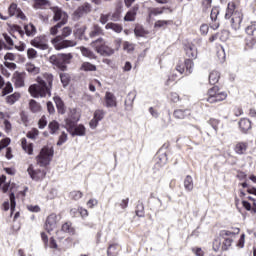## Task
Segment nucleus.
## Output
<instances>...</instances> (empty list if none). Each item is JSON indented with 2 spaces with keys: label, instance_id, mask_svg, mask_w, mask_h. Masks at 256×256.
I'll use <instances>...</instances> for the list:
<instances>
[{
  "label": "nucleus",
  "instance_id": "603ef678",
  "mask_svg": "<svg viewBox=\"0 0 256 256\" xmlns=\"http://www.w3.org/2000/svg\"><path fill=\"white\" fill-rule=\"evenodd\" d=\"M9 93H13V84L11 82L6 83L3 89V95H9Z\"/></svg>",
  "mask_w": 256,
  "mask_h": 256
},
{
  "label": "nucleus",
  "instance_id": "49530a36",
  "mask_svg": "<svg viewBox=\"0 0 256 256\" xmlns=\"http://www.w3.org/2000/svg\"><path fill=\"white\" fill-rule=\"evenodd\" d=\"M70 199H73L74 201H79L81 197H83V192L81 191H72L70 192Z\"/></svg>",
  "mask_w": 256,
  "mask_h": 256
},
{
  "label": "nucleus",
  "instance_id": "f3484780",
  "mask_svg": "<svg viewBox=\"0 0 256 256\" xmlns=\"http://www.w3.org/2000/svg\"><path fill=\"white\" fill-rule=\"evenodd\" d=\"M87 13H91V5L89 3L83 4L75 11L77 17H83V15H87Z\"/></svg>",
  "mask_w": 256,
  "mask_h": 256
},
{
  "label": "nucleus",
  "instance_id": "58836bf2",
  "mask_svg": "<svg viewBox=\"0 0 256 256\" xmlns=\"http://www.w3.org/2000/svg\"><path fill=\"white\" fill-rule=\"evenodd\" d=\"M26 71H28V73H32V75H37V73H39L40 69L39 67H36L35 64H27L26 65Z\"/></svg>",
  "mask_w": 256,
  "mask_h": 256
},
{
  "label": "nucleus",
  "instance_id": "f704fd0d",
  "mask_svg": "<svg viewBox=\"0 0 256 256\" xmlns=\"http://www.w3.org/2000/svg\"><path fill=\"white\" fill-rule=\"evenodd\" d=\"M184 187L186 191H191L193 189V177L191 176H186L184 179Z\"/></svg>",
  "mask_w": 256,
  "mask_h": 256
},
{
  "label": "nucleus",
  "instance_id": "cd10ccee",
  "mask_svg": "<svg viewBox=\"0 0 256 256\" xmlns=\"http://www.w3.org/2000/svg\"><path fill=\"white\" fill-rule=\"evenodd\" d=\"M54 101L56 103V107L58 109V113L61 115L65 114V104L63 103V100L59 97H54Z\"/></svg>",
  "mask_w": 256,
  "mask_h": 256
},
{
  "label": "nucleus",
  "instance_id": "de8ad7c7",
  "mask_svg": "<svg viewBox=\"0 0 256 256\" xmlns=\"http://www.w3.org/2000/svg\"><path fill=\"white\" fill-rule=\"evenodd\" d=\"M163 11H165V8H153L149 12V18H151L152 15L157 17V15H163Z\"/></svg>",
  "mask_w": 256,
  "mask_h": 256
},
{
  "label": "nucleus",
  "instance_id": "bf43d9fd",
  "mask_svg": "<svg viewBox=\"0 0 256 256\" xmlns=\"http://www.w3.org/2000/svg\"><path fill=\"white\" fill-rule=\"evenodd\" d=\"M39 129H45L47 127V118L45 116H42L38 122Z\"/></svg>",
  "mask_w": 256,
  "mask_h": 256
},
{
  "label": "nucleus",
  "instance_id": "a18cd8bd",
  "mask_svg": "<svg viewBox=\"0 0 256 256\" xmlns=\"http://www.w3.org/2000/svg\"><path fill=\"white\" fill-rule=\"evenodd\" d=\"M117 244H111L109 247H108V250H107V255L108 256H117Z\"/></svg>",
  "mask_w": 256,
  "mask_h": 256
},
{
  "label": "nucleus",
  "instance_id": "7c9ffc66",
  "mask_svg": "<svg viewBox=\"0 0 256 256\" xmlns=\"http://www.w3.org/2000/svg\"><path fill=\"white\" fill-rule=\"evenodd\" d=\"M98 53H100V55H106L107 57H110V55H113V53H115V50L104 44V46L100 48Z\"/></svg>",
  "mask_w": 256,
  "mask_h": 256
},
{
  "label": "nucleus",
  "instance_id": "b1692460",
  "mask_svg": "<svg viewBox=\"0 0 256 256\" xmlns=\"http://www.w3.org/2000/svg\"><path fill=\"white\" fill-rule=\"evenodd\" d=\"M91 46L95 48L97 53H99L100 49L105 46V40L103 38H98L91 42Z\"/></svg>",
  "mask_w": 256,
  "mask_h": 256
},
{
  "label": "nucleus",
  "instance_id": "5701e85b",
  "mask_svg": "<svg viewBox=\"0 0 256 256\" xmlns=\"http://www.w3.org/2000/svg\"><path fill=\"white\" fill-rule=\"evenodd\" d=\"M70 133L73 137H75V135H77L78 137H83L85 136V126H74L73 130Z\"/></svg>",
  "mask_w": 256,
  "mask_h": 256
},
{
  "label": "nucleus",
  "instance_id": "4c0bfd02",
  "mask_svg": "<svg viewBox=\"0 0 256 256\" xmlns=\"http://www.w3.org/2000/svg\"><path fill=\"white\" fill-rule=\"evenodd\" d=\"M85 31H87V26H82L80 28H77L74 32L79 39H87L85 38Z\"/></svg>",
  "mask_w": 256,
  "mask_h": 256
},
{
  "label": "nucleus",
  "instance_id": "3c124183",
  "mask_svg": "<svg viewBox=\"0 0 256 256\" xmlns=\"http://www.w3.org/2000/svg\"><path fill=\"white\" fill-rule=\"evenodd\" d=\"M104 117H105V111H103V110H96L94 112V119H97L98 121H103Z\"/></svg>",
  "mask_w": 256,
  "mask_h": 256
},
{
  "label": "nucleus",
  "instance_id": "6e6552de",
  "mask_svg": "<svg viewBox=\"0 0 256 256\" xmlns=\"http://www.w3.org/2000/svg\"><path fill=\"white\" fill-rule=\"evenodd\" d=\"M28 175H30L33 181H43L45 179L47 172L41 169H35L33 165H30L27 169Z\"/></svg>",
  "mask_w": 256,
  "mask_h": 256
},
{
  "label": "nucleus",
  "instance_id": "f257e3e1",
  "mask_svg": "<svg viewBox=\"0 0 256 256\" xmlns=\"http://www.w3.org/2000/svg\"><path fill=\"white\" fill-rule=\"evenodd\" d=\"M38 84H33L29 87L28 91L31 97L35 99L51 97V91H53V81L55 76L49 72L43 73L36 78Z\"/></svg>",
  "mask_w": 256,
  "mask_h": 256
},
{
  "label": "nucleus",
  "instance_id": "13d9d810",
  "mask_svg": "<svg viewBox=\"0 0 256 256\" xmlns=\"http://www.w3.org/2000/svg\"><path fill=\"white\" fill-rule=\"evenodd\" d=\"M11 144V139L9 138H4L0 141V151L2 149H5V147H9V145Z\"/></svg>",
  "mask_w": 256,
  "mask_h": 256
},
{
  "label": "nucleus",
  "instance_id": "052dcab7",
  "mask_svg": "<svg viewBox=\"0 0 256 256\" xmlns=\"http://www.w3.org/2000/svg\"><path fill=\"white\" fill-rule=\"evenodd\" d=\"M62 231H63L64 233H73V228L71 227V224H69V223H64V224L62 225Z\"/></svg>",
  "mask_w": 256,
  "mask_h": 256
},
{
  "label": "nucleus",
  "instance_id": "680f3d73",
  "mask_svg": "<svg viewBox=\"0 0 256 256\" xmlns=\"http://www.w3.org/2000/svg\"><path fill=\"white\" fill-rule=\"evenodd\" d=\"M123 49L124 51H128V53H130V51H133L135 49V46H133V44L129 42H124Z\"/></svg>",
  "mask_w": 256,
  "mask_h": 256
},
{
  "label": "nucleus",
  "instance_id": "a878e982",
  "mask_svg": "<svg viewBox=\"0 0 256 256\" xmlns=\"http://www.w3.org/2000/svg\"><path fill=\"white\" fill-rule=\"evenodd\" d=\"M105 29H107V30L111 29L115 33H121V31H123V27L121 25L113 23V22L107 23L105 26Z\"/></svg>",
  "mask_w": 256,
  "mask_h": 256
},
{
  "label": "nucleus",
  "instance_id": "a19ab883",
  "mask_svg": "<svg viewBox=\"0 0 256 256\" xmlns=\"http://www.w3.org/2000/svg\"><path fill=\"white\" fill-rule=\"evenodd\" d=\"M63 25H65V24H61L58 22L56 25L52 26L50 28V35L55 37V35H57V33H59V29H61V27H63Z\"/></svg>",
  "mask_w": 256,
  "mask_h": 256
},
{
  "label": "nucleus",
  "instance_id": "4be33fe9",
  "mask_svg": "<svg viewBox=\"0 0 256 256\" xmlns=\"http://www.w3.org/2000/svg\"><path fill=\"white\" fill-rule=\"evenodd\" d=\"M189 115H191V112L187 109H177L174 111L175 119H185L186 117H189Z\"/></svg>",
  "mask_w": 256,
  "mask_h": 256
},
{
  "label": "nucleus",
  "instance_id": "0e129e2a",
  "mask_svg": "<svg viewBox=\"0 0 256 256\" xmlns=\"http://www.w3.org/2000/svg\"><path fill=\"white\" fill-rule=\"evenodd\" d=\"M200 33H201V35H207L209 33V25L202 24L200 26Z\"/></svg>",
  "mask_w": 256,
  "mask_h": 256
},
{
  "label": "nucleus",
  "instance_id": "bb28decb",
  "mask_svg": "<svg viewBox=\"0 0 256 256\" xmlns=\"http://www.w3.org/2000/svg\"><path fill=\"white\" fill-rule=\"evenodd\" d=\"M193 60L191 59H187L184 62V69H185V75H191V73H193Z\"/></svg>",
  "mask_w": 256,
  "mask_h": 256
},
{
  "label": "nucleus",
  "instance_id": "338daca9",
  "mask_svg": "<svg viewBox=\"0 0 256 256\" xmlns=\"http://www.w3.org/2000/svg\"><path fill=\"white\" fill-rule=\"evenodd\" d=\"M47 110L50 115L55 113V106H53V102H47Z\"/></svg>",
  "mask_w": 256,
  "mask_h": 256
},
{
  "label": "nucleus",
  "instance_id": "c756f323",
  "mask_svg": "<svg viewBox=\"0 0 256 256\" xmlns=\"http://www.w3.org/2000/svg\"><path fill=\"white\" fill-rule=\"evenodd\" d=\"M25 33L28 37H33L37 33V28L33 24H28L24 26Z\"/></svg>",
  "mask_w": 256,
  "mask_h": 256
},
{
  "label": "nucleus",
  "instance_id": "69168bd1",
  "mask_svg": "<svg viewBox=\"0 0 256 256\" xmlns=\"http://www.w3.org/2000/svg\"><path fill=\"white\" fill-rule=\"evenodd\" d=\"M119 207H121V209H127V207H129V198L121 200Z\"/></svg>",
  "mask_w": 256,
  "mask_h": 256
},
{
  "label": "nucleus",
  "instance_id": "ddd939ff",
  "mask_svg": "<svg viewBox=\"0 0 256 256\" xmlns=\"http://www.w3.org/2000/svg\"><path fill=\"white\" fill-rule=\"evenodd\" d=\"M4 211H9L11 209V215H13V211H15V207H17V202H15V193L10 194V204L9 201H6L2 204Z\"/></svg>",
  "mask_w": 256,
  "mask_h": 256
},
{
  "label": "nucleus",
  "instance_id": "2eb2a0df",
  "mask_svg": "<svg viewBox=\"0 0 256 256\" xmlns=\"http://www.w3.org/2000/svg\"><path fill=\"white\" fill-rule=\"evenodd\" d=\"M249 144L247 142H237L234 151L237 155H245L247 153V149Z\"/></svg>",
  "mask_w": 256,
  "mask_h": 256
},
{
  "label": "nucleus",
  "instance_id": "f03ea898",
  "mask_svg": "<svg viewBox=\"0 0 256 256\" xmlns=\"http://www.w3.org/2000/svg\"><path fill=\"white\" fill-rule=\"evenodd\" d=\"M71 33H73L71 27L66 26L62 29L61 35L51 39V43L56 51H61V49H68V47L77 46V41L67 40V37H69Z\"/></svg>",
  "mask_w": 256,
  "mask_h": 256
},
{
  "label": "nucleus",
  "instance_id": "79ce46f5",
  "mask_svg": "<svg viewBox=\"0 0 256 256\" xmlns=\"http://www.w3.org/2000/svg\"><path fill=\"white\" fill-rule=\"evenodd\" d=\"M60 81H61L63 87H67V85H69V81H70L69 74L61 73L60 74Z\"/></svg>",
  "mask_w": 256,
  "mask_h": 256
},
{
  "label": "nucleus",
  "instance_id": "2f4dec72",
  "mask_svg": "<svg viewBox=\"0 0 256 256\" xmlns=\"http://www.w3.org/2000/svg\"><path fill=\"white\" fill-rule=\"evenodd\" d=\"M29 107H30V110L32 111V113H39V111H41V105L33 99L30 100Z\"/></svg>",
  "mask_w": 256,
  "mask_h": 256
},
{
  "label": "nucleus",
  "instance_id": "6ab92c4d",
  "mask_svg": "<svg viewBox=\"0 0 256 256\" xmlns=\"http://www.w3.org/2000/svg\"><path fill=\"white\" fill-rule=\"evenodd\" d=\"M137 11H139V6H133V8L126 13L124 21H134L135 17H137Z\"/></svg>",
  "mask_w": 256,
  "mask_h": 256
},
{
  "label": "nucleus",
  "instance_id": "09e8293b",
  "mask_svg": "<svg viewBox=\"0 0 256 256\" xmlns=\"http://www.w3.org/2000/svg\"><path fill=\"white\" fill-rule=\"evenodd\" d=\"M246 33L249 37H256V27L255 25H250L246 28Z\"/></svg>",
  "mask_w": 256,
  "mask_h": 256
},
{
  "label": "nucleus",
  "instance_id": "412c9836",
  "mask_svg": "<svg viewBox=\"0 0 256 256\" xmlns=\"http://www.w3.org/2000/svg\"><path fill=\"white\" fill-rule=\"evenodd\" d=\"M239 127L242 133H247L251 129V121L249 119L243 118L239 121Z\"/></svg>",
  "mask_w": 256,
  "mask_h": 256
},
{
  "label": "nucleus",
  "instance_id": "c03bdc74",
  "mask_svg": "<svg viewBox=\"0 0 256 256\" xmlns=\"http://www.w3.org/2000/svg\"><path fill=\"white\" fill-rule=\"evenodd\" d=\"M171 21L169 20H158L155 22L154 27L155 29H161V27H167Z\"/></svg>",
  "mask_w": 256,
  "mask_h": 256
},
{
  "label": "nucleus",
  "instance_id": "ea45409f",
  "mask_svg": "<svg viewBox=\"0 0 256 256\" xmlns=\"http://www.w3.org/2000/svg\"><path fill=\"white\" fill-rule=\"evenodd\" d=\"M34 2H35L34 4L35 9H41V7L51 5V3L48 0H34Z\"/></svg>",
  "mask_w": 256,
  "mask_h": 256
},
{
  "label": "nucleus",
  "instance_id": "0eeeda50",
  "mask_svg": "<svg viewBox=\"0 0 256 256\" xmlns=\"http://www.w3.org/2000/svg\"><path fill=\"white\" fill-rule=\"evenodd\" d=\"M239 228H235V232H231L229 230L220 231V237L224 239L222 243V251H229V247L233 244V237L238 235Z\"/></svg>",
  "mask_w": 256,
  "mask_h": 256
},
{
  "label": "nucleus",
  "instance_id": "dca6fc26",
  "mask_svg": "<svg viewBox=\"0 0 256 256\" xmlns=\"http://www.w3.org/2000/svg\"><path fill=\"white\" fill-rule=\"evenodd\" d=\"M106 107H117V98L111 92H106L105 94Z\"/></svg>",
  "mask_w": 256,
  "mask_h": 256
},
{
  "label": "nucleus",
  "instance_id": "473e14b6",
  "mask_svg": "<svg viewBox=\"0 0 256 256\" xmlns=\"http://www.w3.org/2000/svg\"><path fill=\"white\" fill-rule=\"evenodd\" d=\"M81 71H97V66L89 63V62H83L81 67Z\"/></svg>",
  "mask_w": 256,
  "mask_h": 256
},
{
  "label": "nucleus",
  "instance_id": "9b49d317",
  "mask_svg": "<svg viewBox=\"0 0 256 256\" xmlns=\"http://www.w3.org/2000/svg\"><path fill=\"white\" fill-rule=\"evenodd\" d=\"M77 121H79V115H77V110L73 109L70 111L69 117L65 119L66 129L69 133L73 131Z\"/></svg>",
  "mask_w": 256,
  "mask_h": 256
},
{
  "label": "nucleus",
  "instance_id": "5fc2aeb1",
  "mask_svg": "<svg viewBox=\"0 0 256 256\" xmlns=\"http://www.w3.org/2000/svg\"><path fill=\"white\" fill-rule=\"evenodd\" d=\"M19 11V8H17V4L13 3L10 5L8 12L13 17L14 15H17V12Z\"/></svg>",
  "mask_w": 256,
  "mask_h": 256
},
{
  "label": "nucleus",
  "instance_id": "6e6d98bb",
  "mask_svg": "<svg viewBox=\"0 0 256 256\" xmlns=\"http://www.w3.org/2000/svg\"><path fill=\"white\" fill-rule=\"evenodd\" d=\"M219 15V8L215 7L212 8L211 13H210V19L212 21H217V16Z\"/></svg>",
  "mask_w": 256,
  "mask_h": 256
},
{
  "label": "nucleus",
  "instance_id": "37998d69",
  "mask_svg": "<svg viewBox=\"0 0 256 256\" xmlns=\"http://www.w3.org/2000/svg\"><path fill=\"white\" fill-rule=\"evenodd\" d=\"M26 137H28V139H37V137H39V130L37 128H33L26 134Z\"/></svg>",
  "mask_w": 256,
  "mask_h": 256
},
{
  "label": "nucleus",
  "instance_id": "c9c22d12",
  "mask_svg": "<svg viewBox=\"0 0 256 256\" xmlns=\"http://www.w3.org/2000/svg\"><path fill=\"white\" fill-rule=\"evenodd\" d=\"M135 213L137 217H145V206L143 205V202L138 203Z\"/></svg>",
  "mask_w": 256,
  "mask_h": 256
},
{
  "label": "nucleus",
  "instance_id": "423d86ee",
  "mask_svg": "<svg viewBox=\"0 0 256 256\" xmlns=\"http://www.w3.org/2000/svg\"><path fill=\"white\" fill-rule=\"evenodd\" d=\"M227 99V92H220L219 86H214L208 90V103H220Z\"/></svg>",
  "mask_w": 256,
  "mask_h": 256
},
{
  "label": "nucleus",
  "instance_id": "7ed1b4c3",
  "mask_svg": "<svg viewBox=\"0 0 256 256\" xmlns=\"http://www.w3.org/2000/svg\"><path fill=\"white\" fill-rule=\"evenodd\" d=\"M225 19H231V27L234 31L241 29V23H243V13L235 11V3H228V7L225 14Z\"/></svg>",
  "mask_w": 256,
  "mask_h": 256
},
{
  "label": "nucleus",
  "instance_id": "774afa93",
  "mask_svg": "<svg viewBox=\"0 0 256 256\" xmlns=\"http://www.w3.org/2000/svg\"><path fill=\"white\" fill-rule=\"evenodd\" d=\"M170 99L173 103H178L179 101V94L175 93V92H172L170 94Z\"/></svg>",
  "mask_w": 256,
  "mask_h": 256
},
{
  "label": "nucleus",
  "instance_id": "c85d7f7f",
  "mask_svg": "<svg viewBox=\"0 0 256 256\" xmlns=\"http://www.w3.org/2000/svg\"><path fill=\"white\" fill-rule=\"evenodd\" d=\"M48 129L51 135H55L57 131H59V122H57L56 120L51 121L48 124Z\"/></svg>",
  "mask_w": 256,
  "mask_h": 256
},
{
  "label": "nucleus",
  "instance_id": "e433bc0d",
  "mask_svg": "<svg viewBox=\"0 0 256 256\" xmlns=\"http://www.w3.org/2000/svg\"><path fill=\"white\" fill-rule=\"evenodd\" d=\"M256 45V36H248L246 38V47L248 49H253Z\"/></svg>",
  "mask_w": 256,
  "mask_h": 256
},
{
  "label": "nucleus",
  "instance_id": "9d476101",
  "mask_svg": "<svg viewBox=\"0 0 256 256\" xmlns=\"http://www.w3.org/2000/svg\"><path fill=\"white\" fill-rule=\"evenodd\" d=\"M51 9L54 14L53 21H56V22L60 21L58 23L62 25H66L67 20L69 19V16L65 13V11H62V9L59 7H52Z\"/></svg>",
  "mask_w": 256,
  "mask_h": 256
},
{
  "label": "nucleus",
  "instance_id": "864d4df0",
  "mask_svg": "<svg viewBox=\"0 0 256 256\" xmlns=\"http://www.w3.org/2000/svg\"><path fill=\"white\" fill-rule=\"evenodd\" d=\"M64 143H67V133L62 132V134L59 136L57 145L61 147Z\"/></svg>",
  "mask_w": 256,
  "mask_h": 256
},
{
  "label": "nucleus",
  "instance_id": "aec40b11",
  "mask_svg": "<svg viewBox=\"0 0 256 256\" xmlns=\"http://www.w3.org/2000/svg\"><path fill=\"white\" fill-rule=\"evenodd\" d=\"M219 79H221V73H219V71L213 70L212 72H210L209 74L210 85H215L219 83Z\"/></svg>",
  "mask_w": 256,
  "mask_h": 256
},
{
  "label": "nucleus",
  "instance_id": "393cba45",
  "mask_svg": "<svg viewBox=\"0 0 256 256\" xmlns=\"http://www.w3.org/2000/svg\"><path fill=\"white\" fill-rule=\"evenodd\" d=\"M18 99H21V94L15 92L14 94L6 97V103H8V105H15Z\"/></svg>",
  "mask_w": 256,
  "mask_h": 256
},
{
  "label": "nucleus",
  "instance_id": "20e7f679",
  "mask_svg": "<svg viewBox=\"0 0 256 256\" xmlns=\"http://www.w3.org/2000/svg\"><path fill=\"white\" fill-rule=\"evenodd\" d=\"M71 59H73V55L71 54H58L50 56L49 61L61 71H65Z\"/></svg>",
  "mask_w": 256,
  "mask_h": 256
},
{
  "label": "nucleus",
  "instance_id": "4468645a",
  "mask_svg": "<svg viewBox=\"0 0 256 256\" xmlns=\"http://www.w3.org/2000/svg\"><path fill=\"white\" fill-rule=\"evenodd\" d=\"M101 35H105V31H103V28H101L99 24H94L89 33L90 39H95V37H101Z\"/></svg>",
  "mask_w": 256,
  "mask_h": 256
},
{
  "label": "nucleus",
  "instance_id": "8fccbe9b",
  "mask_svg": "<svg viewBox=\"0 0 256 256\" xmlns=\"http://www.w3.org/2000/svg\"><path fill=\"white\" fill-rule=\"evenodd\" d=\"M15 85L16 87H24L25 81L23 80V76H21V74H18L15 77Z\"/></svg>",
  "mask_w": 256,
  "mask_h": 256
},
{
  "label": "nucleus",
  "instance_id": "a211bd4d",
  "mask_svg": "<svg viewBox=\"0 0 256 256\" xmlns=\"http://www.w3.org/2000/svg\"><path fill=\"white\" fill-rule=\"evenodd\" d=\"M186 55L190 60H193L197 57V47L193 44H189L185 47Z\"/></svg>",
  "mask_w": 256,
  "mask_h": 256
},
{
  "label": "nucleus",
  "instance_id": "4d7b16f0",
  "mask_svg": "<svg viewBox=\"0 0 256 256\" xmlns=\"http://www.w3.org/2000/svg\"><path fill=\"white\" fill-rule=\"evenodd\" d=\"M27 57L28 59H36L37 58V50L33 48H29L27 50Z\"/></svg>",
  "mask_w": 256,
  "mask_h": 256
},
{
  "label": "nucleus",
  "instance_id": "72a5a7b5",
  "mask_svg": "<svg viewBox=\"0 0 256 256\" xmlns=\"http://www.w3.org/2000/svg\"><path fill=\"white\" fill-rule=\"evenodd\" d=\"M80 51L83 55V57H88V59H95V54L93 53V51L89 50L86 47H80Z\"/></svg>",
  "mask_w": 256,
  "mask_h": 256
},
{
  "label": "nucleus",
  "instance_id": "f8f14e48",
  "mask_svg": "<svg viewBox=\"0 0 256 256\" xmlns=\"http://www.w3.org/2000/svg\"><path fill=\"white\" fill-rule=\"evenodd\" d=\"M57 221H59V216H57V214H50L47 217L45 229L48 233H51V231L57 227Z\"/></svg>",
  "mask_w": 256,
  "mask_h": 256
},
{
  "label": "nucleus",
  "instance_id": "e2e57ef3",
  "mask_svg": "<svg viewBox=\"0 0 256 256\" xmlns=\"http://www.w3.org/2000/svg\"><path fill=\"white\" fill-rule=\"evenodd\" d=\"M109 17H111V14H101L100 23L105 25L109 21Z\"/></svg>",
  "mask_w": 256,
  "mask_h": 256
},
{
  "label": "nucleus",
  "instance_id": "39448f33",
  "mask_svg": "<svg viewBox=\"0 0 256 256\" xmlns=\"http://www.w3.org/2000/svg\"><path fill=\"white\" fill-rule=\"evenodd\" d=\"M53 148L44 147L41 149L40 154L36 157V161L40 167H47L51 163L53 157Z\"/></svg>",
  "mask_w": 256,
  "mask_h": 256
},
{
  "label": "nucleus",
  "instance_id": "1a4fd4ad",
  "mask_svg": "<svg viewBox=\"0 0 256 256\" xmlns=\"http://www.w3.org/2000/svg\"><path fill=\"white\" fill-rule=\"evenodd\" d=\"M32 47L40 49L41 51H47L49 49V42L46 36H38L31 40Z\"/></svg>",
  "mask_w": 256,
  "mask_h": 256
}]
</instances>
